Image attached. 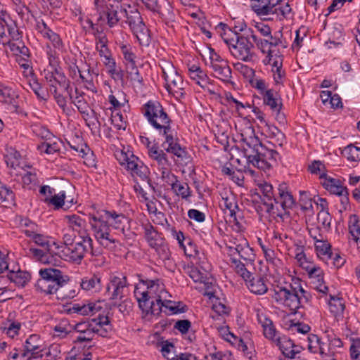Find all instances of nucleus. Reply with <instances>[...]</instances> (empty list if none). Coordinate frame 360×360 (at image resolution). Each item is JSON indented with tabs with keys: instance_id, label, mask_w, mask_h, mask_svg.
<instances>
[{
	"instance_id": "9b49d317",
	"label": "nucleus",
	"mask_w": 360,
	"mask_h": 360,
	"mask_svg": "<svg viewBox=\"0 0 360 360\" xmlns=\"http://www.w3.org/2000/svg\"><path fill=\"white\" fill-rule=\"evenodd\" d=\"M165 138L161 146L168 153H171L181 160L188 159V152L179 143L176 131L172 128V124L158 131Z\"/></svg>"
},
{
	"instance_id": "37998d69",
	"label": "nucleus",
	"mask_w": 360,
	"mask_h": 360,
	"mask_svg": "<svg viewBox=\"0 0 360 360\" xmlns=\"http://www.w3.org/2000/svg\"><path fill=\"white\" fill-rule=\"evenodd\" d=\"M8 278L18 287H24L30 281V274L21 270H12L8 272Z\"/></svg>"
},
{
	"instance_id": "f8f14e48",
	"label": "nucleus",
	"mask_w": 360,
	"mask_h": 360,
	"mask_svg": "<svg viewBox=\"0 0 360 360\" xmlns=\"http://www.w3.org/2000/svg\"><path fill=\"white\" fill-rule=\"evenodd\" d=\"M47 58L49 66L44 69L43 75L45 80L49 83V87L51 86V84L53 85L58 84L60 86H63L65 91H68L70 85L66 82V78L60 67V59L57 58L55 53L50 49ZM49 90H50V88H49Z\"/></svg>"
},
{
	"instance_id": "680f3d73",
	"label": "nucleus",
	"mask_w": 360,
	"mask_h": 360,
	"mask_svg": "<svg viewBox=\"0 0 360 360\" xmlns=\"http://www.w3.org/2000/svg\"><path fill=\"white\" fill-rule=\"evenodd\" d=\"M108 40L105 35H100L96 39V50L98 52L99 56L105 55L111 52L108 47Z\"/></svg>"
},
{
	"instance_id": "7c9ffc66",
	"label": "nucleus",
	"mask_w": 360,
	"mask_h": 360,
	"mask_svg": "<svg viewBox=\"0 0 360 360\" xmlns=\"http://www.w3.org/2000/svg\"><path fill=\"white\" fill-rule=\"evenodd\" d=\"M104 216L108 217V224L111 229L124 233L128 224V219L123 214H117L115 212L105 211Z\"/></svg>"
},
{
	"instance_id": "c03bdc74",
	"label": "nucleus",
	"mask_w": 360,
	"mask_h": 360,
	"mask_svg": "<svg viewBox=\"0 0 360 360\" xmlns=\"http://www.w3.org/2000/svg\"><path fill=\"white\" fill-rule=\"evenodd\" d=\"M349 239L355 243H360V220L357 215L353 214L349 217L348 221Z\"/></svg>"
},
{
	"instance_id": "a878e982",
	"label": "nucleus",
	"mask_w": 360,
	"mask_h": 360,
	"mask_svg": "<svg viewBox=\"0 0 360 360\" xmlns=\"http://www.w3.org/2000/svg\"><path fill=\"white\" fill-rule=\"evenodd\" d=\"M104 302L97 301L96 302H88L87 304H74L70 311L83 316L93 315L100 311L104 305Z\"/></svg>"
},
{
	"instance_id": "ea45409f",
	"label": "nucleus",
	"mask_w": 360,
	"mask_h": 360,
	"mask_svg": "<svg viewBox=\"0 0 360 360\" xmlns=\"http://www.w3.org/2000/svg\"><path fill=\"white\" fill-rule=\"evenodd\" d=\"M165 181L169 183L174 192L183 199L187 200L191 196V191L188 184L179 181L175 175L174 179Z\"/></svg>"
},
{
	"instance_id": "a211bd4d",
	"label": "nucleus",
	"mask_w": 360,
	"mask_h": 360,
	"mask_svg": "<svg viewBox=\"0 0 360 360\" xmlns=\"http://www.w3.org/2000/svg\"><path fill=\"white\" fill-rule=\"evenodd\" d=\"M141 1L148 10L158 13L162 19L174 20V10L167 0H141Z\"/></svg>"
},
{
	"instance_id": "f704fd0d",
	"label": "nucleus",
	"mask_w": 360,
	"mask_h": 360,
	"mask_svg": "<svg viewBox=\"0 0 360 360\" xmlns=\"http://www.w3.org/2000/svg\"><path fill=\"white\" fill-rule=\"evenodd\" d=\"M122 11L124 13V16L126 18L125 22L129 25L131 32L145 25L141 13L137 9L134 8L127 10L124 8Z\"/></svg>"
},
{
	"instance_id": "49530a36",
	"label": "nucleus",
	"mask_w": 360,
	"mask_h": 360,
	"mask_svg": "<svg viewBox=\"0 0 360 360\" xmlns=\"http://www.w3.org/2000/svg\"><path fill=\"white\" fill-rule=\"evenodd\" d=\"M252 9L260 16H269L271 0H251Z\"/></svg>"
},
{
	"instance_id": "393cba45",
	"label": "nucleus",
	"mask_w": 360,
	"mask_h": 360,
	"mask_svg": "<svg viewBox=\"0 0 360 360\" xmlns=\"http://www.w3.org/2000/svg\"><path fill=\"white\" fill-rule=\"evenodd\" d=\"M278 198H276L278 201V207H281L280 210L282 212L287 208H291L295 204V199L290 188L285 183H281L278 187Z\"/></svg>"
},
{
	"instance_id": "9d476101",
	"label": "nucleus",
	"mask_w": 360,
	"mask_h": 360,
	"mask_svg": "<svg viewBox=\"0 0 360 360\" xmlns=\"http://www.w3.org/2000/svg\"><path fill=\"white\" fill-rule=\"evenodd\" d=\"M162 70L167 91L178 100L184 98V83L182 77L178 73L173 64L165 62L162 66Z\"/></svg>"
},
{
	"instance_id": "412c9836",
	"label": "nucleus",
	"mask_w": 360,
	"mask_h": 360,
	"mask_svg": "<svg viewBox=\"0 0 360 360\" xmlns=\"http://www.w3.org/2000/svg\"><path fill=\"white\" fill-rule=\"evenodd\" d=\"M304 269L308 274L313 288L323 295H327L328 287L324 283L323 271L319 266L311 264L306 265Z\"/></svg>"
},
{
	"instance_id": "6ab92c4d",
	"label": "nucleus",
	"mask_w": 360,
	"mask_h": 360,
	"mask_svg": "<svg viewBox=\"0 0 360 360\" xmlns=\"http://www.w3.org/2000/svg\"><path fill=\"white\" fill-rule=\"evenodd\" d=\"M127 288V277L122 274H112L107 286L110 298L112 300L122 299Z\"/></svg>"
},
{
	"instance_id": "603ef678",
	"label": "nucleus",
	"mask_w": 360,
	"mask_h": 360,
	"mask_svg": "<svg viewBox=\"0 0 360 360\" xmlns=\"http://www.w3.org/2000/svg\"><path fill=\"white\" fill-rule=\"evenodd\" d=\"M280 349L283 355L290 359H295L296 354L300 352L299 347L295 345L290 340L280 342Z\"/></svg>"
},
{
	"instance_id": "423d86ee",
	"label": "nucleus",
	"mask_w": 360,
	"mask_h": 360,
	"mask_svg": "<svg viewBox=\"0 0 360 360\" xmlns=\"http://www.w3.org/2000/svg\"><path fill=\"white\" fill-rule=\"evenodd\" d=\"M74 328L78 333L75 342H90L96 335L105 337L111 329L108 317L101 314L88 321L77 323Z\"/></svg>"
},
{
	"instance_id": "473e14b6",
	"label": "nucleus",
	"mask_w": 360,
	"mask_h": 360,
	"mask_svg": "<svg viewBox=\"0 0 360 360\" xmlns=\"http://www.w3.org/2000/svg\"><path fill=\"white\" fill-rule=\"evenodd\" d=\"M50 41V44L46 45V53L48 56L49 49L55 53L57 58H59V53L65 51V45L60 35L53 30L45 38Z\"/></svg>"
},
{
	"instance_id": "c9c22d12",
	"label": "nucleus",
	"mask_w": 360,
	"mask_h": 360,
	"mask_svg": "<svg viewBox=\"0 0 360 360\" xmlns=\"http://www.w3.org/2000/svg\"><path fill=\"white\" fill-rule=\"evenodd\" d=\"M67 91L72 103L77 107L79 112L83 115L84 118L86 119V117H89L88 110L89 106L84 98V93L79 92L77 88L75 89V94L70 92L69 89Z\"/></svg>"
},
{
	"instance_id": "8fccbe9b",
	"label": "nucleus",
	"mask_w": 360,
	"mask_h": 360,
	"mask_svg": "<svg viewBox=\"0 0 360 360\" xmlns=\"http://www.w3.org/2000/svg\"><path fill=\"white\" fill-rule=\"evenodd\" d=\"M160 307V312L162 311V307L168 309L170 314H176L184 311V307L180 302H173L169 298L161 299V301L157 302Z\"/></svg>"
},
{
	"instance_id": "bf43d9fd",
	"label": "nucleus",
	"mask_w": 360,
	"mask_h": 360,
	"mask_svg": "<svg viewBox=\"0 0 360 360\" xmlns=\"http://www.w3.org/2000/svg\"><path fill=\"white\" fill-rule=\"evenodd\" d=\"M72 326L69 324L68 320H61L58 324L54 326V336L63 338L71 331Z\"/></svg>"
},
{
	"instance_id": "2f4dec72",
	"label": "nucleus",
	"mask_w": 360,
	"mask_h": 360,
	"mask_svg": "<svg viewBox=\"0 0 360 360\" xmlns=\"http://www.w3.org/2000/svg\"><path fill=\"white\" fill-rule=\"evenodd\" d=\"M200 268L202 270H200L193 266H188L186 271L193 281L205 283L210 276V272L212 267L210 264L203 263V266H201Z\"/></svg>"
},
{
	"instance_id": "4d7b16f0",
	"label": "nucleus",
	"mask_w": 360,
	"mask_h": 360,
	"mask_svg": "<svg viewBox=\"0 0 360 360\" xmlns=\"http://www.w3.org/2000/svg\"><path fill=\"white\" fill-rule=\"evenodd\" d=\"M20 227L22 231L29 237L32 233L34 234L36 231H39V226L34 222L32 221L27 218L21 219L20 221Z\"/></svg>"
},
{
	"instance_id": "de8ad7c7",
	"label": "nucleus",
	"mask_w": 360,
	"mask_h": 360,
	"mask_svg": "<svg viewBox=\"0 0 360 360\" xmlns=\"http://www.w3.org/2000/svg\"><path fill=\"white\" fill-rule=\"evenodd\" d=\"M166 230L168 231L171 236L178 241L180 248L184 250L186 255H191L192 251H188L186 245L184 244V240L186 241V238L184 237V233L180 231H176L174 227L172 226L167 221V219L165 218Z\"/></svg>"
},
{
	"instance_id": "e433bc0d",
	"label": "nucleus",
	"mask_w": 360,
	"mask_h": 360,
	"mask_svg": "<svg viewBox=\"0 0 360 360\" xmlns=\"http://www.w3.org/2000/svg\"><path fill=\"white\" fill-rule=\"evenodd\" d=\"M144 237L151 248L157 247L163 243L162 237L158 233L155 228L150 223L143 224Z\"/></svg>"
},
{
	"instance_id": "338daca9",
	"label": "nucleus",
	"mask_w": 360,
	"mask_h": 360,
	"mask_svg": "<svg viewBox=\"0 0 360 360\" xmlns=\"http://www.w3.org/2000/svg\"><path fill=\"white\" fill-rule=\"evenodd\" d=\"M110 120L112 124L117 129H125L127 127V122L120 112H112Z\"/></svg>"
},
{
	"instance_id": "13d9d810",
	"label": "nucleus",
	"mask_w": 360,
	"mask_h": 360,
	"mask_svg": "<svg viewBox=\"0 0 360 360\" xmlns=\"http://www.w3.org/2000/svg\"><path fill=\"white\" fill-rule=\"evenodd\" d=\"M221 206L228 210L230 212V216L233 217L236 220V210H238V206L235 198L233 195H228L222 198Z\"/></svg>"
},
{
	"instance_id": "a19ab883",
	"label": "nucleus",
	"mask_w": 360,
	"mask_h": 360,
	"mask_svg": "<svg viewBox=\"0 0 360 360\" xmlns=\"http://www.w3.org/2000/svg\"><path fill=\"white\" fill-rule=\"evenodd\" d=\"M188 75L196 84L202 88H205L208 84V78L207 75L201 70V68L196 65H192L188 67Z\"/></svg>"
},
{
	"instance_id": "6e6d98bb",
	"label": "nucleus",
	"mask_w": 360,
	"mask_h": 360,
	"mask_svg": "<svg viewBox=\"0 0 360 360\" xmlns=\"http://www.w3.org/2000/svg\"><path fill=\"white\" fill-rule=\"evenodd\" d=\"M217 330L219 335L224 338L226 341L230 342L232 345L236 344L237 342H240L243 345V342L241 339H239L237 336H236L233 333L229 331V328L226 326H221L217 327Z\"/></svg>"
},
{
	"instance_id": "f03ea898",
	"label": "nucleus",
	"mask_w": 360,
	"mask_h": 360,
	"mask_svg": "<svg viewBox=\"0 0 360 360\" xmlns=\"http://www.w3.org/2000/svg\"><path fill=\"white\" fill-rule=\"evenodd\" d=\"M146 289L136 288L134 296L139 302V306L146 315H158L160 307L157 302L161 299L171 297L165 289L163 280L161 278L146 279L143 281Z\"/></svg>"
},
{
	"instance_id": "6e6552de",
	"label": "nucleus",
	"mask_w": 360,
	"mask_h": 360,
	"mask_svg": "<svg viewBox=\"0 0 360 360\" xmlns=\"http://www.w3.org/2000/svg\"><path fill=\"white\" fill-rule=\"evenodd\" d=\"M81 241L77 242L70 247L64 245L62 243L55 244L56 251L54 255H58L65 260L79 263L89 253L93 254V240L90 236L80 238Z\"/></svg>"
},
{
	"instance_id": "ddd939ff",
	"label": "nucleus",
	"mask_w": 360,
	"mask_h": 360,
	"mask_svg": "<svg viewBox=\"0 0 360 360\" xmlns=\"http://www.w3.org/2000/svg\"><path fill=\"white\" fill-rule=\"evenodd\" d=\"M120 165L130 172L133 176H139L141 179L145 180L149 174L148 167L131 152H121L117 158Z\"/></svg>"
},
{
	"instance_id": "4be33fe9",
	"label": "nucleus",
	"mask_w": 360,
	"mask_h": 360,
	"mask_svg": "<svg viewBox=\"0 0 360 360\" xmlns=\"http://www.w3.org/2000/svg\"><path fill=\"white\" fill-rule=\"evenodd\" d=\"M11 52L16 56L18 64L25 70L31 68L30 53L21 39L11 44Z\"/></svg>"
},
{
	"instance_id": "7ed1b4c3",
	"label": "nucleus",
	"mask_w": 360,
	"mask_h": 360,
	"mask_svg": "<svg viewBox=\"0 0 360 360\" xmlns=\"http://www.w3.org/2000/svg\"><path fill=\"white\" fill-rule=\"evenodd\" d=\"M246 144L252 149V153H245L248 167L252 165L265 171L271 167L272 162H276L279 158L277 151L262 143L257 137H250Z\"/></svg>"
},
{
	"instance_id": "4c0bfd02",
	"label": "nucleus",
	"mask_w": 360,
	"mask_h": 360,
	"mask_svg": "<svg viewBox=\"0 0 360 360\" xmlns=\"http://www.w3.org/2000/svg\"><path fill=\"white\" fill-rule=\"evenodd\" d=\"M33 240V242L46 249L50 254H54V251H56V245L59 244L60 242H56L54 240H50L46 236L40 233V229L36 231L34 234L32 233L29 236Z\"/></svg>"
},
{
	"instance_id": "4468645a",
	"label": "nucleus",
	"mask_w": 360,
	"mask_h": 360,
	"mask_svg": "<svg viewBox=\"0 0 360 360\" xmlns=\"http://www.w3.org/2000/svg\"><path fill=\"white\" fill-rule=\"evenodd\" d=\"M297 285H290V288L281 285H276L273 289L271 295L273 300L278 304L290 310L297 309V300L296 295Z\"/></svg>"
},
{
	"instance_id": "79ce46f5",
	"label": "nucleus",
	"mask_w": 360,
	"mask_h": 360,
	"mask_svg": "<svg viewBox=\"0 0 360 360\" xmlns=\"http://www.w3.org/2000/svg\"><path fill=\"white\" fill-rule=\"evenodd\" d=\"M294 285H297L296 297L297 300V309L303 307L305 304H309L311 300V295L305 290L301 285V280L298 278H292Z\"/></svg>"
},
{
	"instance_id": "1a4fd4ad",
	"label": "nucleus",
	"mask_w": 360,
	"mask_h": 360,
	"mask_svg": "<svg viewBox=\"0 0 360 360\" xmlns=\"http://www.w3.org/2000/svg\"><path fill=\"white\" fill-rule=\"evenodd\" d=\"M141 112L150 125L157 131L172 124V120L162 105L157 101H148Z\"/></svg>"
},
{
	"instance_id": "864d4df0",
	"label": "nucleus",
	"mask_w": 360,
	"mask_h": 360,
	"mask_svg": "<svg viewBox=\"0 0 360 360\" xmlns=\"http://www.w3.org/2000/svg\"><path fill=\"white\" fill-rule=\"evenodd\" d=\"M132 32L136 36L140 45L143 46H149L151 39L149 34V30L146 27V25L133 31Z\"/></svg>"
},
{
	"instance_id": "69168bd1",
	"label": "nucleus",
	"mask_w": 360,
	"mask_h": 360,
	"mask_svg": "<svg viewBox=\"0 0 360 360\" xmlns=\"http://www.w3.org/2000/svg\"><path fill=\"white\" fill-rule=\"evenodd\" d=\"M49 92L53 95L54 99L58 106L63 109V111L65 110L67 108V100L65 96H63L61 94L58 92L56 85H53L51 84L50 86Z\"/></svg>"
},
{
	"instance_id": "58836bf2",
	"label": "nucleus",
	"mask_w": 360,
	"mask_h": 360,
	"mask_svg": "<svg viewBox=\"0 0 360 360\" xmlns=\"http://www.w3.org/2000/svg\"><path fill=\"white\" fill-rule=\"evenodd\" d=\"M330 312L339 320L343 317L345 305L342 297L330 295V299L328 301Z\"/></svg>"
},
{
	"instance_id": "2eb2a0df",
	"label": "nucleus",
	"mask_w": 360,
	"mask_h": 360,
	"mask_svg": "<svg viewBox=\"0 0 360 360\" xmlns=\"http://www.w3.org/2000/svg\"><path fill=\"white\" fill-rule=\"evenodd\" d=\"M210 67L212 68L214 76L224 83H231V70L227 60L222 58L213 49L209 52Z\"/></svg>"
},
{
	"instance_id": "72a5a7b5",
	"label": "nucleus",
	"mask_w": 360,
	"mask_h": 360,
	"mask_svg": "<svg viewBox=\"0 0 360 360\" xmlns=\"http://www.w3.org/2000/svg\"><path fill=\"white\" fill-rule=\"evenodd\" d=\"M249 290L255 295H262L268 291V286L264 279L261 276L253 275L245 282Z\"/></svg>"
},
{
	"instance_id": "a18cd8bd",
	"label": "nucleus",
	"mask_w": 360,
	"mask_h": 360,
	"mask_svg": "<svg viewBox=\"0 0 360 360\" xmlns=\"http://www.w3.org/2000/svg\"><path fill=\"white\" fill-rule=\"evenodd\" d=\"M218 29L222 30V32H220V36L229 49L230 46H231L235 42L236 39H237V37L239 35L240 31L237 30L235 26V31L233 32L231 29L228 28L224 24L222 23L219 25Z\"/></svg>"
},
{
	"instance_id": "5fc2aeb1",
	"label": "nucleus",
	"mask_w": 360,
	"mask_h": 360,
	"mask_svg": "<svg viewBox=\"0 0 360 360\" xmlns=\"http://www.w3.org/2000/svg\"><path fill=\"white\" fill-rule=\"evenodd\" d=\"M81 287L85 290H98L101 288V280L96 276L86 277L82 279Z\"/></svg>"
},
{
	"instance_id": "c756f323",
	"label": "nucleus",
	"mask_w": 360,
	"mask_h": 360,
	"mask_svg": "<svg viewBox=\"0 0 360 360\" xmlns=\"http://www.w3.org/2000/svg\"><path fill=\"white\" fill-rule=\"evenodd\" d=\"M261 96L264 105L268 106L273 113L279 116V112L282 108V103L278 94L274 89H271L269 91H265Z\"/></svg>"
},
{
	"instance_id": "f257e3e1",
	"label": "nucleus",
	"mask_w": 360,
	"mask_h": 360,
	"mask_svg": "<svg viewBox=\"0 0 360 360\" xmlns=\"http://www.w3.org/2000/svg\"><path fill=\"white\" fill-rule=\"evenodd\" d=\"M40 278L35 283V289L44 295H56L58 300H68L77 295L75 289L64 288L68 281V276L54 268H44L39 271Z\"/></svg>"
},
{
	"instance_id": "052dcab7",
	"label": "nucleus",
	"mask_w": 360,
	"mask_h": 360,
	"mask_svg": "<svg viewBox=\"0 0 360 360\" xmlns=\"http://www.w3.org/2000/svg\"><path fill=\"white\" fill-rule=\"evenodd\" d=\"M308 341V349L311 353H319L321 349L323 342H321V339L318 335L314 334H309L307 336Z\"/></svg>"
},
{
	"instance_id": "20e7f679",
	"label": "nucleus",
	"mask_w": 360,
	"mask_h": 360,
	"mask_svg": "<svg viewBox=\"0 0 360 360\" xmlns=\"http://www.w3.org/2000/svg\"><path fill=\"white\" fill-rule=\"evenodd\" d=\"M236 28L240 31V33L229 50L235 58L244 62H250L255 56L254 45L252 41L256 39L255 31L252 29H248L243 22L236 25Z\"/></svg>"
},
{
	"instance_id": "3c124183",
	"label": "nucleus",
	"mask_w": 360,
	"mask_h": 360,
	"mask_svg": "<svg viewBox=\"0 0 360 360\" xmlns=\"http://www.w3.org/2000/svg\"><path fill=\"white\" fill-rule=\"evenodd\" d=\"M61 142L59 140L44 141L38 145L37 149L41 153L54 154L60 150Z\"/></svg>"
},
{
	"instance_id": "774afa93",
	"label": "nucleus",
	"mask_w": 360,
	"mask_h": 360,
	"mask_svg": "<svg viewBox=\"0 0 360 360\" xmlns=\"http://www.w3.org/2000/svg\"><path fill=\"white\" fill-rule=\"evenodd\" d=\"M104 16L106 18L107 25L110 27H113L114 26H115L120 20L117 11L112 8H108L104 12Z\"/></svg>"
},
{
	"instance_id": "e2e57ef3",
	"label": "nucleus",
	"mask_w": 360,
	"mask_h": 360,
	"mask_svg": "<svg viewBox=\"0 0 360 360\" xmlns=\"http://www.w3.org/2000/svg\"><path fill=\"white\" fill-rule=\"evenodd\" d=\"M342 155L350 162H357L360 160V155L356 153V148L353 144H349L344 148Z\"/></svg>"
},
{
	"instance_id": "0e129e2a",
	"label": "nucleus",
	"mask_w": 360,
	"mask_h": 360,
	"mask_svg": "<svg viewBox=\"0 0 360 360\" xmlns=\"http://www.w3.org/2000/svg\"><path fill=\"white\" fill-rule=\"evenodd\" d=\"M22 175V182L24 186L31 189L37 184V174L32 171H27Z\"/></svg>"
},
{
	"instance_id": "f3484780",
	"label": "nucleus",
	"mask_w": 360,
	"mask_h": 360,
	"mask_svg": "<svg viewBox=\"0 0 360 360\" xmlns=\"http://www.w3.org/2000/svg\"><path fill=\"white\" fill-rule=\"evenodd\" d=\"M165 151L163 148L160 149L158 146L153 145L149 148L148 155L151 160L156 162L162 179L168 181L174 179V174L169 170L171 164Z\"/></svg>"
},
{
	"instance_id": "aec40b11",
	"label": "nucleus",
	"mask_w": 360,
	"mask_h": 360,
	"mask_svg": "<svg viewBox=\"0 0 360 360\" xmlns=\"http://www.w3.org/2000/svg\"><path fill=\"white\" fill-rule=\"evenodd\" d=\"M292 17V8L288 2L285 0H271L269 17H264V19L282 21Z\"/></svg>"
},
{
	"instance_id": "bb28decb",
	"label": "nucleus",
	"mask_w": 360,
	"mask_h": 360,
	"mask_svg": "<svg viewBox=\"0 0 360 360\" xmlns=\"http://www.w3.org/2000/svg\"><path fill=\"white\" fill-rule=\"evenodd\" d=\"M257 316L265 338L272 341H278L279 338L272 321L263 313H257Z\"/></svg>"
},
{
	"instance_id": "39448f33",
	"label": "nucleus",
	"mask_w": 360,
	"mask_h": 360,
	"mask_svg": "<svg viewBox=\"0 0 360 360\" xmlns=\"http://www.w3.org/2000/svg\"><path fill=\"white\" fill-rule=\"evenodd\" d=\"M89 224L93 236L100 245L108 250L117 247L118 240L108 224V217L103 214H90Z\"/></svg>"
},
{
	"instance_id": "c85d7f7f",
	"label": "nucleus",
	"mask_w": 360,
	"mask_h": 360,
	"mask_svg": "<svg viewBox=\"0 0 360 360\" xmlns=\"http://www.w3.org/2000/svg\"><path fill=\"white\" fill-rule=\"evenodd\" d=\"M321 184L330 193L335 195H341L345 192L346 187L343 186L341 181L338 179L333 178L326 174H321Z\"/></svg>"
},
{
	"instance_id": "09e8293b",
	"label": "nucleus",
	"mask_w": 360,
	"mask_h": 360,
	"mask_svg": "<svg viewBox=\"0 0 360 360\" xmlns=\"http://www.w3.org/2000/svg\"><path fill=\"white\" fill-rule=\"evenodd\" d=\"M231 267L233 268L235 272L240 276L245 282L252 276V274L246 267L248 264L242 263L235 257H231Z\"/></svg>"
},
{
	"instance_id": "0eeeda50",
	"label": "nucleus",
	"mask_w": 360,
	"mask_h": 360,
	"mask_svg": "<svg viewBox=\"0 0 360 360\" xmlns=\"http://www.w3.org/2000/svg\"><path fill=\"white\" fill-rule=\"evenodd\" d=\"M257 185L262 193L261 201L255 205L258 214L262 216L268 214L274 219L282 217V212L278 208V201L276 198L273 186L266 181H259Z\"/></svg>"
},
{
	"instance_id": "b1692460",
	"label": "nucleus",
	"mask_w": 360,
	"mask_h": 360,
	"mask_svg": "<svg viewBox=\"0 0 360 360\" xmlns=\"http://www.w3.org/2000/svg\"><path fill=\"white\" fill-rule=\"evenodd\" d=\"M18 94L11 87L0 83V102L8 105V110L15 111L18 108Z\"/></svg>"
},
{
	"instance_id": "cd10ccee",
	"label": "nucleus",
	"mask_w": 360,
	"mask_h": 360,
	"mask_svg": "<svg viewBox=\"0 0 360 360\" xmlns=\"http://www.w3.org/2000/svg\"><path fill=\"white\" fill-rule=\"evenodd\" d=\"M5 162L8 167L16 169L21 168L25 171V167L30 168L22 160V157L19 152L14 148L7 147L4 155Z\"/></svg>"
},
{
	"instance_id": "5701e85b",
	"label": "nucleus",
	"mask_w": 360,
	"mask_h": 360,
	"mask_svg": "<svg viewBox=\"0 0 360 360\" xmlns=\"http://www.w3.org/2000/svg\"><path fill=\"white\" fill-rule=\"evenodd\" d=\"M64 221L70 229L78 233L79 238L90 236L86 230V220L81 216L76 214H68L64 217Z\"/></svg>"
},
{
	"instance_id": "dca6fc26",
	"label": "nucleus",
	"mask_w": 360,
	"mask_h": 360,
	"mask_svg": "<svg viewBox=\"0 0 360 360\" xmlns=\"http://www.w3.org/2000/svg\"><path fill=\"white\" fill-rule=\"evenodd\" d=\"M7 18L4 15L0 17V44L10 47L11 43L22 38V33L8 16Z\"/></svg>"
}]
</instances>
